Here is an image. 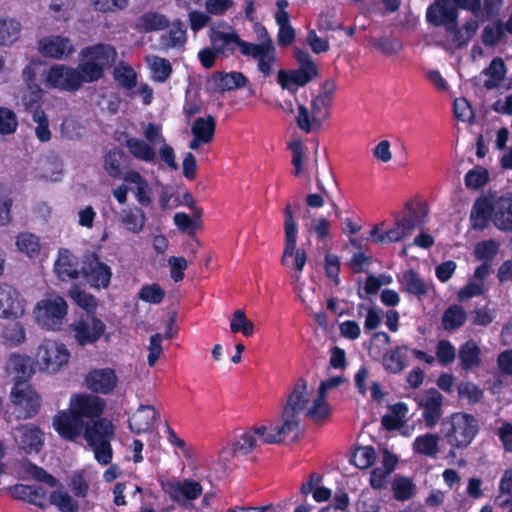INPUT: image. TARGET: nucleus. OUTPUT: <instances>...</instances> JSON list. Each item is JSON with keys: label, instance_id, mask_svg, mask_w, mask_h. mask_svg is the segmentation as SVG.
Listing matches in <instances>:
<instances>
[{"label": "nucleus", "instance_id": "1", "mask_svg": "<svg viewBox=\"0 0 512 512\" xmlns=\"http://www.w3.org/2000/svg\"><path fill=\"white\" fill-rule=\"evenodd\" d=\"M106 406L107 402L101 396L88 392L74 393L68 408L53 417V427L62 439L76 441L88 422L102 417Z\"/></svg>", "mask_w": 512, "mask_h": 512}, {"label": "nucleus", "instance_id": "2", "mask_svg": "<svg viewBox=\"0 0 512 512\" xmlns=\"http://www.w3.org/2000/svg\"><path fill=\"white\" fill-rule=\"evenodd\" d=\"M210 41L216 52L220 55L228 56L235 53V47H238L241 54L252 57L257 60L258 70L264 78L271 75L273 65L276 60L275 47L270 44H256L244 41L236 32H224L212 30Z\"/></svg>", "mask_w": 512, "mask_h": 512}, {"label": "nucleus", "instance_id": "3", "mask_svg": "<svg viewBox=\"0 0 512 512\" xmlns=\"http://www.w3.org/2000/svg\"><path fill=\"white\" fill-rule=\"evenodd\" d=\"M489 221L501 231H512V192L489 193L476 199L471 211L472 226L482 230Z\"/></svg>", "mask_w": 512, "mask_h": 512}, {"label": "nucleus", "instance_id": "4", "mask_svg": "<svg viewBox=\"0 0 512 512\" xmlns=\"http://www.w3.org/2000/svg\"><path fill=\"white\" fill-rule=\"evenodd\" d=\"M82 56L86 61L81 62L76 69L83 85L103 78L105 68L115 62L117 52L110 44L98 43L84 48Z\"/></svg>", "mask_w": 512, "mask_h": 512}, {"label": "nucleus", "instance_id": "5", "mask_svg": "<svg viewBox=\"0 0 512 512\" xmlns=\"http://www.w3.org/2000/svg\"><path fill=\"white\" fill-rule=\"evenodd\" d=\"M82 435L93 448L97 462L101 465L110 464L113 457L111 440L115 435L112 421L102 416L88 422L85 428H83Z\"/></svg>", "mask_w": 512, "mask_h": 512}, {"label": "nucleus", "instance_id": "6", "mask_svg": "<svg viewBox=\"0 0 512 512\" xmlns=\"http://www.w3.org/2000/svg\"><path fill=\"white\" fill-rule=\"evenodd\" d=\"M10 400L13 404V413L18 420L34 418L42 405L41 396L27 381H15L10 392Z\"/></svg>", "mask_w": 512, "mask_h": 512}, {"label": "nucleus", "instance_id": "7", "mask_svg": "<svg viewBox=\"0 0 512 512\" xmlns=\"http://www.w3.org/2000/svg\"><path fill=\"white\" fill-rule=\"evenodd\" d=\"M67 313V302L59 295H53L40 300L34 309L37 323L48 331L61 330Z\"/></svg>", "mask_w": 512, "mask_h": 512}, {"label": "nucleus", "instance_id": "8", "mask_svg": "<svg viewBox=\"0 0 512 512\" xmlns=\"http://www.w3.org/2000/svg\"><path fill=\"white\" fill-rule=\"evenodd\" d=\"M283 213L285 244L281 263L289 266V258L294 257L293 268L300 274L306 264L307 255L304 250L297 249L298 226L290 203L286 204Z\"/></svg>", "mask_w": 512, "mask_h": 512}, {"label": "nucleus", "instance_id": "9", "mask_svg": "<svg viewBox=\"0 0 512 512\" xmlns=\"http://www.w3.org/2000/svg\"><path fill=\"white\" fill-rule=\"evenodd\" d=\"M70 359V352L65 344L45 339L37 348L36 363L41 371L58 372Z\"/></svg>", "mask_w": 512, "mask_h": 512}, {"label": "nucleus", "instance_id": "10", "mask_svg": "<svg viewBox=\"0 0 512 512\" xmlns=\"http://www.w3.org/2000/svg\"><path fill=\"white\" fill-rule=\"evenodd\" d=\"M105 330V323L95 315H82L71 324L74 339L81 347L96 343Z\"/></svg>", "mask_w": 512, "mask_h": 512}, {"label": "nucleus", "instance_id": "11", "mask_svg": "<svg viewBox=\"0 0 512 512\" xmlns=\"http://www.w3.org/2000/svg\"><path fill=\"white\" fill-rule=\"evenodd\" d=\"M49 88L66 92H76L82 87V80L76 68L64 64L52 65L46 74Z\"/></svg>", "mask_w": 512, "mask_h": 512}, {"label": "nucleus", "instance_id": "12", "mask_svg": "<svg viewBox=\"0 0 512 512\" xmlns=\"http://www.w3.org/2000/svg\"><path fill=\"white\" fill-rule=\"evenodd\" d=\"M450 445L466 447L477 433V422L469 414L456 413L450 417Z\"/></svg>", "mask_w": 512, "mask_h": 512}, {"label": "nucleus", "instance_id": "13", "mask_svg": "<svg viewBox=\"0 0 512 512\" xmlns=\"http://www.w3.org/2000/svg\"><path fill=\"white\" fill-rule=\"evenodd\" d=\"M82 274L94 288H108L112 277L111 268L102 262L96 253L85 255Z\"/></svg>", "mask_w": 512, "mask_h": 512}, {"label": "nucleus", "instance_id": "14", "mask_svg": "<svg viewBox=\"0 0 512 512\" xmlns=\"http://www.w3.org/2000/svg\"><path fill=\"white\" fill-rule=\"evenodd\" d=\"M84 383L92 394L109 395L117 387L118 376L113 368H94L85 375Z\"/></svg>", "mask_w": 512, "mask_h": 512}, {"label": "nucleus", "instance_id": "15", "mask_svg": "<svg viewBox=\"0 0 512 512\" xmlns=\"http://www.w3.org/2000/svg\"><path fill=\"white\" fill-rule=\"evenodd\" d=\"M14 439L18 448L26 454H37L44 445V432L33 424L20 425L14 429Z\"/></svg>", "mask_w": 512, "mask_h": 512}, {"label": "nucleus", "instance_id": "16", "mask_svg": "<svg viewBox=\"0 0 512 512\" xmlns=\"http://www.w3.org/2000/svg\"><path fill=\"white\" fill-rule=\"evenodd\" d=\"M24 300L13 286L0 283V317L16 319L24 314Z\"/></svg>", "mask_w": 512, "mask_h": 512}, {"label": "nucleus", "instance_id": "17", "mask_svg": "<svg viewBox=\"0 0 512 512\" xmlns=\"http://www.w3.org/2000/svg\"><path fill=\"white\" fill-rule=\"evenodd\" d=\"M38 49L44 57L63 59L74 53V46L71 40L60 35L44 37L38 43Z\"/></svg>", "mask_w": 512, "mask_h": 512}, {"label": "nucleus", "instance_id": "18", "mask_svg": "<svg viewBox=\"0 0 512 512\" xmlns=\"http://www.w3.org/2000/svg\"><path fill=\"white\" fill-rule=\"evenodd\" d=\"M283 423L281 426L274 427L270 430V433L264 438V443L273 444L281 443L287 437L295 439L299 433V419L297 414L283 411L282 413Z\"/></svg>", "mask_w": 512, "mask_h": 512}, {"label": "nucleus", "instance_id": "19", "mask_svg": "<svg viewBox=\"0 0 512 512\" xmlns=\"http://www.w3.org/2000/svg\"><path fill=\"white\" fill-rule=\"evenodd\" d=\"M443 397L441 393L435 388L425 391L419 398V405L424 408L423 418L427 427H434L441 416V406Z\"/></svg>", "mask_w": 512, "mask_h": 512}, {"label": "nucleus", "instance_id": "20", "mask_svg": "<svg viewBox=\"0 0 512 512\" xmlns=\"http://www.w3.org/2000/svg\"><path fill=\"white\" fill-rule=\"evenodd\" d=\"M428 214L429 208L426 201L416 198L405 203L404 216L400 219L413 232L427 222Z\"/></svg>", "mask_w": 512, "mask_h": 512}, {"label": "nucleus", "instance_id": "21", "mask_svg": "<svg viewBox=\"0 0 512 512\" xmlns=\"http://www.w3.org/2000/svg\"><path fill=\"white\" fill-rule=\"evenodd\" d=\"M506 72V65L502 58L495 57L489 66L484 68L476 77V81L488 90L496 89L503 82Z\"/></svg>", "mask_w": 512, "mask_h": 512}, {"label": "nucleus", "instance_id": "22", "mask_svg": "<svg viewBox=\"0 0 512 512\" xmlns=\"http://www.w3.org/2000/svg\"><path fill=\"white\" fill-rule=\"evenodd\" d=\"M318 75L317 67H299L296 70H280L277 75L278 83L283 89H289L290 84L305 86Z\"/></svg>", "mask_w": 512, "mask_h": 512}, {"label": "nucleus", "instance_id": "23", "mask_svg": "<svg viewBox=\"0 0 512 512\" xmlns=\"http://www.w3.org/2000/svg\"><path fill=\"white\" fill-rule=\"evenodd\" d=\"M157 417L158 412L152 405H140L129 419V427L136 434L147 432L152 429Z\"/></svg>", "mask_w": 512, "mask_h": 512}, {"label": "nucleus", "instance_id": "24", "mask_svg": "<svg viewBox=\"0 0 512 512\" xmlns=\"http://www.w3.org/2000/svg\"><path fill=\"white\" fill-rule=\"evenodd\" d=\"M168 493L175 502H180V496L185 500L191 501L197 499L202 494V486L199 482L191 479H185L182 482H169Z\"/></svg>", "mask_w": 512, "mask_h": 512}, {"label": "nucleus", "instance_id": "25", "mask_svg": "<svg viewBox=\"0 0 512 512\" xmlns=\"http://www.w3.org/2000/svg\"><path fill=\"white\" fill-rule=\"evenodd\" d=\"M411 233L402 220L397 219L394 227L384 232L380 230L379 226H374L370 230V238L375 243H394L401 241Z\"/></svg>", "mask_w": 512, "mask_h": 512}, {"label": "nucleus", "instance_id": "26", "mask_svg": "<svg viewBox=\"0 0 512 512\" xmlns=\"http://www.w3.org/2000/svg\"><path fill=\"white\" fill-rule=\"evenodd\" d=\"M123 179L127 183L136 185L134 194L141 206L149 207L152 204V189L148 181L138 171H128Z\"/></svg>", "mask_w": 512, "mask_h": 512}, {"label": "nucleus", "instance_id": "27", "mask_svg": "<svg viewBox=\"0 0 512 512\" xmlns=\"http://www.w3.org/2000/svg\"><path fill=\"white\" fill-rule=\"evenodd\" d=\"M54 271L61 281H68L79 277V271L73 260V255L68 249L61 248L59 250V256L54 264Z\"/></svg>", "mask_w": 512, "mask_h": 512}, {"label": "nucleus", "instance_id": "28", "mask_svg": "<svg viewBox=\"0 0 512 512\" xmlns=\"http://www.w3.org/2000/svg\"><path fill=\"white\" fill-rule=\"evenodd\" d=\"M460 7L472 11L476 16L494 17L499 14L503 0H484L483 7L480 0H454Z\"/></svg>", "mask_w": 512, "mask_h": 512}, {"label": "nucleus", "instance_id": "29", "mask_svg": "<svg viewBox=\"0 0 512 512\" xmlns=\"http://www.w3.org/2000/svg\"><path fill=\"white\" fill-rule=\"evenodd\" d=\"M407 345H399L383 355V367L388 373L398 374L406 368Z\"/></svg>", "mask_w": 512, "mask_h": 512}, {"label": "nucleus", "instance_id": "30", "mask_svg": "<svg viewBox=\"0 0 512 512\" xmlns=\"http://www.w3.org/2000/svg\"><path fill=\"white\" fill-rule=\"evenodd\" d=\"M124 145L128 152L137 160L151 163L156 159L154 148L142 139L126 136Z\"/></svg>", "mask_w": 512, "mask_h": 512}, {"label": "nucleus", "instance_id": "31", "mask_svg": "<svg viewBox=\"0 0 512 512\" xmlns=\"http://www.w3.org/2000/svg\"><path fill=\"white\" fill-rule=\"evenodd\" d=\"M170 22L168 18L158 12H146L136 20L135 27L139 32H152L168 28Z\"/></svg>", "mask_w": 512, "mask_h": 512}, {"label": "nucleus", "instance_id": "32", "mask_svg": "<svg viewBox=\"0 0 512 512\" xmlns=\"http://www.w3.org/2000/svg\"><path fill=\"white\" fill-rule=\"evenodd\" d=\"M306 389L307 381L303 378L298 379L291 394L288 396V400L283 411L288 410L289 413L293 414H298L303 411L308 403V399L306 398Z\"/></svg>", "mask_w": 512, "mask_h": 512}, {"label": "nucleus", "instance_id": "33", "mask_svg": "<svg viewBox=\"0 0 512 512\" xmlns=\"http://www.w3.org/2000/svg\"><path fill=\"white\" fill-rule=\"evenodd\" d=\"M146 220L145 212L136 206L123 209L121 212V223L133 234L143 231Z\"/></svg>", "mask_w": 512, "mask_h": 512}, {"label": "nucleus", "instance_id": "34", "mask_svg": "<svg viewBox=\"0 0 512 512\" xmlns=\"http://www.w3.org/2000/svg\"><path fill=\"white\" fill-rule=\"evenodd\" d=\"M7 369L16 374V381H27L33 375L31 358L25 355L12 354L7 362Z\"/></svg>", "mask_w": 512, "mask_h": 512}, {"label": "nucleus", "instance_id": "35", "mask_svg": "<svg viewBox=\"0 0 512 512\" xmlns=\"http://www.w3.org/2000/svg\"><path fill=\"white\" fill-rule=\"evenodd\" d=\"M427 22L434 27H443L448 33V0H436L426 11Z\"/></svg>", "mask_w": 512, "mask_h": 512}, {"label": "nucleus", "instance_id": "36", "mask_svg": "<svg viewBox=\"0 0 512 512\" xmlns=\"http://www.w3.org/2000/svg\"><path fill=\"white\" fill-rule=\"evenodd\" d=\"M399 282L403 285L404 290L419 299L425 296L428 292V287L425 281L419 276V274L413 270H406Z\"/></svg>", "mask_w": 512, "mask_h": 512}, {"label": "nucleus", "instance_id": "37", "mask_svg": "<svg viewBox=\"0 0 512 512\" xmlns=\"http://www.w3.org/2000/svg\"><path fill=\"white\" fill-rule=\"evenodd\" d=\"M126 153L120 148H112L104 155V170L113 179L122 177V164L127 160Z\"/></svg>", "mask_w": 512, "mask_h": 512}, {"label": "nucleus", "instance_id": "38", "mask_svg": "<svg viewBox=\"0 0 512 512\" xmlns=\"http://www.w3.org/2000/svg\"><path fill=\"white\" fill-rule=\"evenodd\" d=\"M214 80L221 91H231L243 88L248 83L247 77L242 72H216Z\"/></svg>", "mask_w": 512, "mask_h": 512}, {"label": "nucleus", "instance_id": "39", "mask_svg": "<svg viewBox=\"0 0 512 512\" xmlns=\"http://www.w3.org/2000/svg\"><path fill=\"white\" fill-rule=\"evenodd\" d=\"M186 41L187 30L180 19L174 20L169 31L161 36V43L166 48H180Z\"/></svg>", "mask_w": 512, "mask_h": 512}, {"label": "nucleus", "instance_id": "40", "mask_svg": "<svg viewBox=\"0 0 512 512\" xmlns=\"http://www.w3.org/2000/svg\"><path fill=\"white\" fill-rule=\"evenodd\" d=\"M215 130L216 120L212 115L195 119L191 127L193 136L204 139L205 144L210 143L214 139Z\"/></svg>", "mask_w": 512, "mask_h": 512}, {"label": "nucleus", "instance_id": "41", "mask_svg": "<svg viewBox=\"0 0 512 512\" xmlns=\"http://www.w3.org/2000/svg\"><path fill=\"white\" fill-rule=\"evenodd\" d=\"M368 42L380 53L385 56L397 55L402 49L403 44L397 37L394 36H381L369 37Z\"/></svg>", "mask_w": 512, "mask_h": 512}, {"label": "nucleus", "instance_id": "42", "mask_svg": "<svg viewBox=\"0 0 512 512\" xmlns=\"http://www.w3.org/2000/svg\"><path fill=\"white\" fill-rule=\"evenodd\" d=\"M438 441L439 437L436 434L420 435L413 442L414 452L428 457H436L439 451Z\"/></svg>", "mask_w": 512, "mask_h": 512}, {"label": "nucleus", "instance_id": "43", "mask_svg": "<svg viewBox=\"0 0 512 512\" xmlns=\"http://www.w3.org/2000/svg\"><path fill=\"white\" fill-rule=\"evenodd\" d=\"M68 296L82 309H84L86 315H94L97 309L96 298L86 291L80 289L76 284L72 285L68 290Z\"/></svg>", "mask_w": 512, "mask_h": 512}, {"label": "nucleus", "instance_id": "44", "mask_svg": "<svg viewBox=\"0 0 512 512\" xmlns=\"http://www.w3.org/2000/svg\"><path fill=\"white\" fill-rule=\"evenodd\" d=\"M461 366L465 370H471L480 365V349L478 345L469 340L464 343L459 351Z\"/></svg>", "mask_w": 512, "mask_h": 512}, {"label": "nucleus", "instance_id": "45", "mask_svg": "<svg viewBox=\"0 0 512 512\" xmlns=\"http://www.w3.org/2000/svg\"><path fill=\"white\" fill-rule=\"evenodd\" d=\"M16 246L21 253L30 258L37 257L41 249L39 238L30 232L20 233L17 236Z\"/></svg>", "mask_w": 512, "mask_h": 512}, {"label": "nucleus", "instance_id": "46", "mask_svg": "<svg viewBox=\"0 0 512 512\" xmlns=\"http://www.w3.org/2000/svg\"><path fill=\"white\" fill-rule=\"evenodd\" d=\"M490 181L489 171L480 165L474 166L464 177L465 186L470 190H478Z\"/></svg>", "mask_w": 512, "mask_h": 512}, {"label": "nucleus", "instance_id": "47", "mask_svg": "<svg viewBox=\"0 0 512 512\" xmlns=\"http://www.w3.org/2000/svg\"><path fill=\"white\" fill-rule=\"evenodd\" d=\"M21 24L15 19L0 18V45H10L18 40Z\"/></svg>", "mask_w": 512, "mask_h": 512}, {"label": "nucleus", "instance_id": "48", "mask_svg": "<svg viewBox=\"0 0 512 512\" xmlns=\"http://www.w3.org/2000/svg\"><path fill=\"white\" fill-rule=\"evenodd\" d=\"M393 496L398 501H407L414 495L415 485L405 476L396 475L392 482Z\"/></svg>", "mask_w": 512, "mask_h": 512}, {"label": "nucleus", "instance_id": "49", "mask_svg": "<svg viewBox=\"0 0 512 512\" xmlns=\"http://www.w3.org/2000/svg\"><path fill=\"white\" fill-rule=\"evenodd\" d=\"M149 65L152 71V78L158 83L166 82L173 72L172 65L166 58L153 56Z\"/></svg>", "mask_w": 512, "mask_h": 512}, {"label": "nucleus", "instance_id": "50", "mask_svg": "<svg viewBox=\"0 0 512 512\" xmlns=\"http://www.w3.org/2000/svg\"><path fill=\"white\" fill-rule=\"evenodd\" d=\"M115 81L126 90H132L137 85V74L135 70L127 64H120L113 72Z\"/></svg>", "mask_w": 512, "mask_h": 512}, {"label": "nucleus", "instance_id": "51", "mask_svg": "<svg viewBox=\"0 0 512 512\" xmlns=\"http://www.w3.org/2000/svg\"><path fill=\"white\" fill-rule=\"evenodd\" d=\"M376 460V452L372 446H361L352 454L351 463L359 469L371 467Z\"/></svg>", "mask_w": 512, "mask_h": 512}, {"label": "nucleus", "instance_id": "52", "mask_svg": "<svg viewBox=\"0 0 512 512\" xmlns=\"http://www.w3.org/2000/svg\"><path fill=\"white\" fill-rule=\"evenodd\" d=\"M455 14L452 9H450V34H454V42H456L457 46H461L465 44L476 32L477 30V22L469 21L464 25L462 30L455 31L454 25Z\"/></svg>", "mask_w": 512, "mask_h": 512}, {"label": "nucleus", "instance_id": "53", "mask_svg": "<svg viewBox=\"0 0 512 512\" xmlns=\"http://www.w3.org/2000/svg\"><path fill=\"white\" fill-rule=\"evenodd\" d=\"M49 502L56 506L61 512H79L78 502L66 492H51Z\"/></svg>", "mask_w": 512, "mask_h": 512}, {"label": "nucleus", "instance_id": "54", "mask_svg": "<svg viewBox=\"0 0 512 512\" xmlns=\"http://www.w3.org/2000/svg\"><path fill=\"white\" fill-rule=\"evenodd\" d=\"M331 98L328 95H319L311 103L312 121L318 127L328 116V107Z\"/></svg>", "mask_w": 512, "mask_h": 512}, {"label": "nucleus", "instance_id": "55", "mask_svg": "<svg viewBox=\"0 0 512 512\" xmlns=\"http://www.w3.org/2000/svg\"><path fill=\"white\" fill-rule=\"evenodd\" d=\"M499 490L495 503L501 508H506L507 504L512 502V468L507 470L501 478Z\"/></svg>", "mask_w": 512, "mask_h": 512}, {"label": "nucleus", "instance_id": "56", "mask_svg": "<svg viewBox=\"0 0 512 512\" xmlns=\"http://www.w3.org/2000/svg\"><path fill=\"white\" fill-rule=\"evenodd\" d=\"M165 295V290L158 283L144 285L138 292L139 299L150 304H160Z\"/></svg>", "mask_w": 512, "mask_h": 512}, {"label": "nucleus", "instance_id": "57", "mask_svg": "<svg viewBox=\"0 0 512 512\" xmlns=\"http://www.w3.org/2000/svg\"><path fill=\"white\" fill-rule=\"evenodd\" d=\"M330 414V407L325 396L318 393L314 399L312 406L307 410L306 415L315 423H319L326 419Z\"/></svg>", "mask_w": 512, "mask_h": 512}, {"label": "nucleus", "instance_id": "58", "mask_svg": "<svg viewBox=\"0 0 512 512\" xmlns=\"http://www.w3.org/2000/svg\"><path fill=\"white\" fill-rule=\"evenodd\" d=\"M18 119L16 113L7 107H0V135H10L16 132Z\"/></svg>", "mask_w": 512, "mask_h": 512}, {"label": "nucleus", "instance_id": "59", "mask_svg": "<svg viewBox=\"0 0 512 512\" xmlns=\"http://www.w3.org/2000/svg\"><path fill=\"white\" fill-rule=\"evenodd\" d=\"M33 121L37 123L35 133L41 142H47L51 139V131L49 129L48 118L45 111L37 107L32 115Z\"/></svg>", "mask_w": 512, "mask_h": 512}, {"label": "nucleus", "instance_id": "60", "mask_svg": "<svg viewBox=\"0 0 512 512\" xmlns=\"http://www.w3.org/2000/svg\"><path fill=\"white\" fill-rule=\"evenodd\" d=\"M24 470L33 479H35L38 482L45 483L49 487H55L58 483L57 479L53 475H51L44 468L34 464L31 461H28L25 464Z\"/></svg>", "mask_w": 512, "mask_h": 512}, {"label": "nucleus", "instance_id": "61", "mask_svg": "<svg viewBox=\"0 0 512 512\" xmlns=\"http://www.w3.org/2000/svg\"><path fill=\"white\" fill-rule=\"evenodd\" d=\"M458 395L461 400L473 404L479 402L483 397V391L472 382H461L458 385Z\"/></svg>", "mask_w": 512, "mask_h": 512}, {"label": "nucleus", "instance_id": "62", "mask_svg": "<svg viewBox=\"0 0 512 512\" xmlns=\"http://www.w3.org/2000/svg\"><path fill=\"white\" fill-rule=\"evenodd\" d=\"M324 269L326 276L335 284L340 283V257L336 254L328 253L325 255Z\"/></svg>", "mask_w": 512, "mask_h": 512}, {"label": "nucleus", "instance_id": "63", "mask_svg": "<svg viewBox=\"0 0 512 512\" xmlns=\"http://www.w3.org/2000/svg\"><path fill=\"white\" fill-rule=\"evenodd\" d=\"M288 148L292 152L291 163L294 166L293 174L298 176L303 170L304 147L301 140H294L289 143Z\"/></svg>", "mask_w": 512, "mask_h": 512}, {"label": "nucleus", "instance_id": "64", "mask_svg": "<svg viewBox=\"0 0 512 512\" xmlns=\"http://www.w3.org/2000/svg\"><path fill=\"white\" fill-rule=\"evenodd\" d=\"M505 30H507L506 26L504 27L501 23L487 25L482 34L483 43L488 46L497 44L504 35Z\"/></svg>", "mask_w": 512, "mask_h": 512}]
</instances>
